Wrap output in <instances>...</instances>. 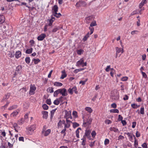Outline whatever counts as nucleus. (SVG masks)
<instances>
[{
	"mask_svg": "<svg viewBox=\"0 0 148 148\" xmlns=\"http://www.w3.org/2000/svg\"><path fill=\"white\" fill-rule=\"evenodd\" d=\"M90 35V33L89 32H88L83 38V40L84 42L86 41L87 39L89 37Z\"/></svg>",
	"mask_w": 148,
	"mask_h": 148,
	"instance_id": "22",
	"label": "nucleus"
},
{
	"mask_svg": "<svg viewBox=\"0 0 148 148\" xmlns=\"http://www.w3.org/2000/svg\"><path fill=\"white\" fill-rule=\"evenodd\" d=\"M36 88L35 85L31 84L30 86L29 94L30 95H34L35 93V91L36 90Z\"/></svg>",
	"mask_w": 148,
	"mask_h": 148,
	"instance_id": "3",
	"label": "nucleus"
},
{
	"mask_svg": "<svg viewBox=\"0 0 148 148\" xmlns=\"http://www.w3.org/2000/svg\"><path fill=\"white\" fill-rule=\"evenodd\" d=\"M90 27V26L89 27V29L90 30V35H91L92 34L94 31V29L93 27Z\"/></svg>",
	"mask_w": 148,
	"mask_h": 148,
	"instance_id": "53",
	"label": "nucleus"
},
{
	"mask_svg": "<svg viewBox=\"0 0 148 148\" xmlns=\"http://www.w3.org/2000/svg\"><path fill=\"white\" fill-rule=\"evenodd\" d=\"M46 35L45 34H42L37 37V39L39 41H42L45 38Z\"/></svg>",
	"mask_w": 148,
	"mask_h": 148,
	"instance_id": "9",
	"label": "nucleus"
},
{
	"mask_svg": "<svg viewBox=\"0 0 148 148\" xmlns=\"http://www.w3.org/2000/svg\"><path fill=\"white\" fill-rule=\"evenodd\" d=\"M57 109V108H56L55 109L52 110L51 111L50 113L51 114L50 118L51 119H52L53 116V115L54 114V113L56 111V110Z\"/></svg>",
	"mask_w": 148,
	"mask_h": 148,
	"instance_id": "29",
	"label": "nucleus"
},
{
	"mask_svg": "<svg viewBox=\"0 0 148 148\" xmlns=\"http://www.w3.org/2000/svg\"><path fill=\"white\" fill-rule=\"evenodd\" d=\"M141 74H142V76L143 77H144L145 78H146L147 77V75H146V73L143 72H142V73H141Z\"/></svg>",
	"mask_w": 148,
	"mask_h": 148,
	"instance_id": "60",
	"label": "nucleus"
},
{
	"mask_svg": "<svg viewBox=\"0 0 148 148\" xmlns=\"http://www.w3.org/2000/svg\"><path fill=\"white\" fill-rule=\"evenodd\" d=\"M53 88V87H49L48 88L47 91L48 92L52 93L54 92Z\"/></svg>",
	"mask_w": 148,
	"mask_h": 148,
	"instance_id": "30",
	"label": "nucleus"
},
{
	"mask_svg": "<svg viewBox=\"0 0 148 148\" xmlns=\"http://www.w3.org/2000/svg\"><path fill=\"white\" fill-rule=\"evenodd\" d=\"M51 132V130L50 129H48L45 131L44 134L45 136H48Z\"/></svg>",
	"mask_w": 148,
	"mask_h": 148,
	"instance_id": "26",
	"label": "nucleus"
},
{
	"mask_svg": "<svg viewBox=\"0 0 148 148\" xmlns=\"http://www.w3.org/2000/svg\"><path fill=\"white\" fill-rule=\"evenodd\" d=\"M79 125L76 122H74L73 123V128H75L76 127H78Z\"/></svg>",
	"mask_w": 148,
	"mask_h": 148,
	"instance_id": "45",
	"label": "nucleus"
},
{
	"mask_svg": "<svg viewBox=\"0 0 148 148\" xmlns=\"http://www.w3.org/2000/svg\"><path fill=\"white\" fill-rule=\"evenodd\" d=\"M60 29V27H55L53 29L52 32H56L58 30H59Z\"/></svg>",
	"mask_w": 148,
	"mask_h": 148,
	"instance_id": "34",
	"label": "nucleus"
},
{
	"mask_svg": "<svg viewBox=\"0 0 148 148\" xmlns=\"http://www.w3.org/2000/svg\"><path fill=\"white\" fill-rule=\"evenodd\" d=\"M84 51L82 49H80L79 50H77V52L78 55H80L83 53Z\"/></svg>",
	"mask_w": 148,
	"mask_h": 148,
	"instance_id": "35",
	"label": "nucleus"
},
{
	"mask_svg": "<svg viewBox=\"0 0 148 148\" xmlns=\"http://www.w3.org/2000/svg\"><path fill=\"white\" fill-rule=\"evenodd\" d=\"M136 122L135 121H134L132 122V127L133 128H134L136 125Z\"/></svg>",
	"mask_w": 148,
	"mask_h": 148,
	"instance_id": "64",
	"label": "nucleus"
},
{
	"mask_svg": "<svg viewBox=\"0 0 148 148\" xmlns=\"http://www.w3.org/2000/svg\"><path fill=\"white\" fill-rule=\"evenodd\" d=\"M85 110L90 113H91L92 112V110L90 107H86L85 108Z\"/></svg>",
	"mask_w": 148,
	"mask_h": 148,
	"instance_id": "36",
	"label": "nucleus"
},
{
	"mask_svg": "<svg viewBox=\"0 0 148 148\" xmlns=\"http://www.w3.org/2000/svg\"><path fill=\"white\" fill-rule=\"evenodd\" d=\"M17 107V105H13L12 106L8 108V110H12L13 109L16 108Z\"/></svg>",
	"mask_w": 148,
	"mask_h": 148,
	"instance_id": "40",
	"label": "nucleus"
},
{
	"mask_svg": "<svg viewBox=\"0 0 148 148\" xmlns=\"http://www.w3.org/2000/svg\"><path fill=\"white\" fill-rule=\"evenodd\" d=\"M61 92V90L60 89H58L55 91L53 94V96L54 97H57L58 94H60Z\"/></svg>",
	"mask_w": 148,
	"mask_h": 148,
	"instance_id": "20",
	"label": "nucleus"
},
{
	"mask_svg": "<svg viewBox=\"0 0 148 148\" xmlns=\"http://www.w3.org/2000/svg\"><path fill=\"white\" fill-rule=\"evenodd\" d=\"M92 121V119L90 118L88 119L87 120L86 122L87 124L90 125L91 124Z\"/></svg>",
	"mask_w": 148,
	"mask_h": 148,
	"instance_id": "44",
	"label": "nucleus"
},
{
	"mask_svg": "<svg viewBox=\"0 0 148 148\" xmlns=\"http://www.w3.org/2000/svg\"><path fill=\"white\" fill-rule=\"evenodd\" d=\"M84 70V69L83 68H80L79 69H76L75 70H74V73L76 74L78 72Z\"/></svg>",
	"mask_w": 148,
	"mask_h": 148,
	"instance_id": "37",
	"label": "nucleus"
},
{
	"mask_svg": "<svg viewBox=\"0 0 148 148\" xmlns=\"http://www.w3.org/2000/svg\"><path fill=\"white\" fill-rule=\"evenodd\" d=\"M128 79V77L126 76L123 77L122 78H121V80L123 81H126Z\"/></svg>",
	"mask_w": 148,
	"mask_h": 148,
	"instance_id": "54",
	"label": "nucleus"
},
{
	"mask_svg": "<svg viewBox=\"0 0 148 148\" xmlns=\"http://www.w3.org/2000/svg\"><path fill=\"white\" fill-rule=\"evenodd\" d=\"M72 89L73 91H74L75 94H77L78 93V92L77 90V88L76 86L73 87L72 88Z\"/></svg>",
	"mask_w": 148,
	"mask_h": 148,
	"instance_id": "51",
	"label": "nucleus"
},
{
	"mask_svg": "<svg viewBox=\"0 0 148 148\" xmlns=\"http://www.w3.org/2000/svg\"><path fill=\"white\" fill-rule=\"evenodd\" d=\"M36 126V125L35 124L32 125L30 127L27 128V130L31 132H32L35 129Z\"/></svg>",
	"mask_w": 148,
	"mask_h": 148,
	"instance_id": "11",
	"label": "nucleus"
},
{
	"mask_svg": "<svg viewBox=\"0 0 148 148\" xmlns=\"http://www.w3.org/2000/svg\"><path fill=\"white\" fill-rule=\"evenodd\" d=\"M131 106L134 109H136L140 106V105H138L135 103H132L131 104Z\"/></svg>",
	"mask_w": 148,
	"mask_h": 148,
	"instance_id": "31",
	"label": "nucleus"
},
{
	"mask_svg": "<svg viewBox=\"0 0 148 148\" xmlns=\"http://www.w3.org/2000/svg\"><path fill=\"white\" fill-rule=\"evenodd\" d=\"M33 49V48H32L29 49H27L25 51V53L28 54H31L32 52Z\"/></svg>",
	"mask_w": 148,
	"mask_h": 148,
	"instance_id": "28",
	"label": "nucleus"
},
{
	"mask_svg": "<svg viewBox=\"0 0 148 148\" xmlns=\"http://www.w3.org/2000/svg\"><path fill=\"white\" fill-rule=\"evenodd\" d=\"M89 125L87 123V122H84V121L83 123L82 126L84 127H86L87 126H89Z\"/></svg>",
	"mask_w": 148,
	"mask_h": 148,
	"instance_id": "59",
	"label": "nucleus"
},
{
	"mask_svg": "<svg viewBox=\"0 0 148 148\" xmlns=\"http://www.w3.org/2000/svg\"><path fill=\"white\" fill-rule=\"evenodd\" d=\"M110 130L111 131H113L114 132H118L119 131L118 128L114 127H110Z\"/></svg>",
	"mask_w": 148,
	"mask_h": 148,
	"instance_id": "24",
	"label": "nucleus"
},
{
	"mask_svg": "<svg viewBox=\"0 0 148 148\" xmlns=\"http://www.w3.org/2000/svg\"><path fill=\"white\" fill-rule=\"evenodd\" d=\"M15 57L16 58L18 59L21 56V51H18L16 52Z\"/></svg>",
	"mask_w": 148,
	"mask_h": 148,
	"instance_id": "13",
	"label": "nucleus"
},
{
	"mask_svg": "<svg viewBox=\"0 0 148 148\" xmlns=\"http://www.w3.org/2000/svg\"><path fill=\"white\" fill-rule=\"evenodd\" d=\"M110 112L111 113H118L119 112V111L117 109H112L110 110Z\"/></svg>",
	"mask_w": 148,
	"mask_h": 148,
	"instance_id": "27",
	"label": "nucleus"
},
{
	"mask_svg": "<svg viewBox=\"0 0 148 148\" xmlns=\"http://www.w3.org/2000/svg\"><path fill=\"white\" fill-rule=\"evenodd\" d=\"M138 32V30H134L131 32V34L132 35H134L135 34H137Z\"/></svg>",
	"mask_w": 148,
	"mask_h": 148,
	"instance_id": "52",
	"label": "nucleus"
},
{
	"mask_svg": "<svg viewBox=\"0 0 148 148\" xmlns=\"http://www.w3.org/2000/svg\"><path fill=\"white\" fill-rule=\"evenodd\" d=\"M54 86L57 87H60L62 86V83L57 82H55L53 83Z\"/></svg>",
	"mask_w": 148,
	"mask_h": 148,
	"instance_id": "21",
	"label": "nucleus"
},
{
	"mask_svg": "<svg viewBox=\"0 0 148 148\" xmlns=\"http://www.w3.org/2000/svg\"><path fill=\"white\" fill-rule=\"evenodd\" d=\"M123 48H119L118 47H116V52L117 53H119L120 52H121V53H123Z\"/></svg>",
	"mask_w": 148,
	"mask_h": 148,
	"instance_id": "15",
	"label": "nucleus"
},
{
	"mask_svg": "<svg viewBox=\"0 0 148 148\" xmlns=\"http://www.w3.org/2000/svg\"><path fill=\"white\" fill-rule=\"evenodd\" d=\"M62 124V121L61 120H60L58 124V128L60 127Z\"/></svg>",
	"mask_w": 148,
	"mask_h": 148,
	"instance_id": "62",
	"label": "nucleus"
},
{
	"mask_svg": "<svg viewBox=\"0 0 148 148\" xmlns=\"http://www.w3.org/2000/svg\"><path fill=\"white\" fill-rule=\"evenodd\" d=\"M58 9V7L57 5H55L52 8L53 15L57 18H59L62 16L60 13H57Z\"/></svg>",
	"mask_w": 148,
	"mask_h": 148,
	"instance_id": "1",
	"label": "nucleus"
},
{
	"mask_svg": "<svg viewBox=\"0 0 148 148\" xmlns=\"http://www.w3.org/2000/svg\"><path fill=\"white\" fill-rule=\"evenodd\" d=\"M30 58L29 57H26L25 58V62L27 64L30 63Z\"/></svg>",
	"mask_w": 148,
	"mask_h": 148,
	"instance_id": "42",
	"label": "nucleus"
},
{
	"mask_svg": "<svg viewBox=\"0 0 148 148\" xmlns=\"http://www.w3.org/2000/svg\"><path fill=\"white\" fill-rule=\"evenodd\" d=\"M109 140L108 139L106 138L104 141V144L105 145L108 144L109 143Z\"/></svg>",
	"mask_w": 148,
	"mask_h": 148,
	"instance_id": "56",
	"label": "nucleus"
},
{
	"mask_svg": "<svg viewBox=\"0 0 148 148\" xmlns=\"http://www.w3.org/2000/svg\"><path fill=\"white\" fill-rule=\"evenodd\" d=\"M72 114L75 117H77V112L76 111H73V112Z\"/></svg>",
	"mask_w": 148,
	"mask_h": 148,
	"instance_id": "58",
	"label": "nucleus"
},
{
	"mask_svg": "<svg viewBox=\"0 0 148 148\" xmlns=\"http://www.w3.org/2000/svg\"><path fill=\"white\" fill-rule=\"evenodd\" d=\"M123 117L121 115H119L118 116V118L117 119L118 121H121L123 120Z\"/></svg>",
	"mask_w": 148,
	"mask_h": 148,
	"instance_id": "57",
	"label": "nucleus"
},
{
	"mask_svg": "<svg viewBox=\"0 0 148 148\" xmlns=\"http://www.w3.org/2000/svg\"><path fill=\"white\" fill-rule=\"evenodd\" d=\"M110 98L113 101L118 100L119 99V92L116 91L114 92L113 93L111 92Z\"/></svg>",
	"mask_w": 148,
	"mask_h": 148,
	"instance_id": "2",
	"label": "nucleus"
},
{
	"mask_svg": "<svg viewBox=\"0 0 148 148\" xmlns=\"http://www.w3.org/2000/svg\"><path fill=\"white\" fill-rule=\"evenodd\" d=\"M147 2V0H142L139 4V8H141Z\"/></svg>",
	"mask_w": 148,
	"mask_h": 148,
	"instance_id": "18",
	"label": "nucleus"
},
{
	"mask_svg": "<svg viewBox=\"0 0 148 148\" xmlns=\"http://www.w3.org/2000/svg\"><path fill=\"white\" fill-rule=\"evenodd\" d=\"M42 113L43 115V118L45 119H47L48 116V112L46 111H42Z\"/></svg>",
	"mask_w": 148,
	"mask_h": 148,
	"instance_id": "14",
	"label": "nucleus"
},
{
	"mask_svg": "<svg viewBox=\"0 0 148 148\" xmlns=\"http://www.w3.org/2000/svg\"><path fill=\"white\" fill-rule=\"evenodd\" d=\"M46 103H47V104L50 105L51 104V99H47L46 101Z\"/></svg>",
	"mask_w": 148,
	"mask_h": 148,
	"instance_id": "50",
	"label": "nucleus"
},
{
	"mask_svg": "<svg viewBox=\"0 0 148 148\" xmlns=\"http://www.w3.org/2000/svg\"><path fill=\"white\" fill-rule=\"evenodd\" d=\"M0 132V133L2 136L4 137L5 136L6 133L4 130H1Z\"/></svg>",
	"mask_w": 148,
	"mask_h": 148,
	"instance_id": "33",
	"label": "nucleus"
},
{
	"mask_svg": "<svg viewBox=\"0 0 148 148\" xmlns=\"http://www.w3.org/2000/svg\"><path fill=\"white\" fill-rule=\"evenodd\" d=\"M60 90H61V92L60 93L62 95V96H65L67 95L68 94L67 93L66 90L65 88H63L60 89Z\"/></svg>",
	"mask_w": 148,
	"mask_h": 148,
	"instance_id": "8",
	"label": "nucleus"
},
{
	"mask_svg": "<svg viewBox=\"0 0 148 148\" xmlns=\"http://www.w3.org/2000/svg\"><path fill=\"white\" fill-rule=\"evenodd\" d=\"M91 135L92 136V137L93 138H95L96 135V133L95 130H93L91 132Z\"/></svg>",
	"mask_w": 148,
	"mask_h": 148,
	"instance_id": "46",
	"label": "nucleus"
},
{
	"mask_svg": "<svg viewBox=\"0 0 148 148\" xmlns=\"http://www.w3.org/2000/svg\"><path fill=\"white\" fill-rule=\"evenodd\" d=\"M18 113V112L17 111H14L11 114V116L14 117L16 116Z\"/></svg>",
	"mask_w": 148,
	"mask_h": 148,
	"instance_id": "41",
	"label": "nucleus"
},
{
	"mask_svg": "<svg viewBox=\"0 0 148 148\" xmlns=\"http://www.w3.org/2000/svg\"><path fill=\"white\" fill-rule=\"evenodd\" d=\"M97 25V24L96 23V21H92L90 23V27H91L95 26H96Z\"/></svg>",
	"mask_w": 148,
	"mask_h": 148,
	"instance_id": "39",
	"label": "nucleus"
},
{
	"mask_svg": "<svg viewBox=\"0 0 148 148\" xmlns=\"http://www.w3.org/2000/svg\"><path fill=\"white\" fill-rule=\"evenodd\" d=\"M87 3L85 1L80 0L76 3L75 6L76 7L79 8L82 6L85 7Z\"/></svg>",
	"mask_w": 148,
	"mask_h": 148,
	"instance_id": "4",
	"label": "nucleus"
},
{
	"mask_svg": "<svg viewBox=\"0 0 148 148\" xmlns=\"http://www.w3.org/2000/svg\"><path fill=\"white\" fill-rule=\"evenodd\" d=\"M47 22L49 21V23L48 24H46L44 27V32H46L47 31V28L48 26H51L53 23L54 22L52 20L50 19H48L47 20Z\"/></svg>",
	"mask_w": 148,
	"mask_h": 148,
	"instance_id": "5",
	"label": "nucleus"
},
{
	"mask_svg": "<svg viewBox=\"0 0 148 148\" xmlns=\"http://www.w3.org/2000/svg\"><path fill=\"white\" fill-rule=\"evenodd\" d=\"M60 101L58 99H57L55 100L53 102V103L56 105H58L60 103Z\"/></svg>",
	"mask_w": 148,
	"mask_h": 148,
	"instance_id": "47",
	"label": "nucleus"
},
{
	"mask_svg": "<svg viewBox=\"0 0 148 148\" xmlns=\"http://www.w3.org/2000/svg\"><path fill=\"white\" fill-rule=\"evenodd\" d=\"M65 113V115L64 116V118L65 119H72V117L71 115V111H68L66 110H64Z\"/></svg>",
	"mask_w": 148,
	"mask_h": 148,
	"instance_id": "6",
	"label": "nucleus"
},
{
	"mask_svg": "<svg viewBox=\"0 0 148 148\" xmlns=\"http://www.w3.org/2000/svg\"><path fill=\"white\" fill-rule=\"evenodd\" d=\"M22 68L21 65H18L16 68L15 70V72L14 75H16V73H19V72L22 70Z\"/></svg>",
	"mask_w": 148,
	"mask_h": 148,
	"instance_id": "12",
	"label": "nucleus"
},
{
	"mask_svg": "<svg viewBox=\"0 0 148 148\" xmlns=\"http://www.w3.org/2000/svg\"><path fill=\"white\" fill-rule=\"evenodd\" d=\"M6 102V104L4 106L1 107V109H3V108H4V109L7 107L8 105L10 103V102L8 101H5Z\"/></svg>",
	"mask_w": 148,
	"mask_h": 148,
	"instance_id": "32",
	"label": "nucleus"
},
{
	"mask_svg": "<svg viewBox=\"0 0 148 148\" xmlns=\"http://www.w3.org/2000/svg\"><path fill=\"white\" fill-rule=\"evenodd\" d=\"M32 61L34 62V64H36L40 62V60L38 58H34L32 60Z\"/></svg>",
	"mask_w": 148,
	"mask_h": 148,
	"instance_id": "25",
	"label": "nucleus"
},
{
	"mask_svg": "<svg viewBox=\"0 0 148 148\" xmlns=\"http://www.w3.org/2000/svg\"><path fill=\"white\" fill-rule=\"evenodd\" d=\"M20 91L22 93H25L27 91L26 87H24L21 88L20 90Z\"/></svg>",
	"mask_w": 148,
	"mask_h": 148,
	"instance_id": "38",
	"label": "nucleus"
},
{
	"mask_svg": "<svg viewBox=\"0 0 148 148\" xmlns=\"http://www.w3.org/2000/svg\"><path fill=\"white\" fill-rule=\"evenodd\" d=\"M111 106L112 108H116L117 105L115 103H112L111 105Z\"/></svg>",
	"mask_w": 148,
	"mask_h": 148,
	"instance_id": "63",
	"label": "nucleus"
},
{
	"mask_svg": "<svg viewBox=\"0 0 148 148\" xmlns=\"http://www.w3.org/2000/svg\"><path fill=\"white\" fill-rule=\"evenodd\" d=\"M84 138H83L81 139V140H82L81 145L83 146H84L86 145V139Z\"/></svg>",
	"mask_w": 148,
	"mask_h": 148,
	"instance_id": "48",
	"label": "nucleus"
},
{
	"mask_svg": "<svg viewBox=\"0 0 148 148\" xmlns=\"http://www.w3.org/2000/svg\"><path fill=\"white\" fill-rule=\"evenodd\" d=\"M90 133L91 132L89 130H86L83 138H85V137H87L90 135Z\"/></svg>",
	"mask_w": 148,
	"mask_h": 148,
	"instance_id": "17",
	"label": "nucleus"
},
{
	"mask_svg": "<svg viewBox=\"0 0 148 148\" xmlns=\"http://www.w3.org/2000/svg\"><path fill=\"white\" fill-rule=\"evenodd\" d=\"M95 141H94L93 142H90V144L89 145L90 147H92L95 145Z\"/></svg>",
	"mask_w": 148,
	"mask_h": 148,
	"instance_id": "55",
	"label": "nucleus"
},
{
	"mask_svg": "<svg viewBox=\"0 0 148 148\" xmlns=\"http://www.w3.org/2000/svg\"><path fill=\"white\" fill-rule=\"evenodd\" d=\"M5 20L4 16L3 15H0V25L3 23Z\"/></svg>",
	"mask_w": 148,
	"mask_h": 148,
	"instance_id": "16",
	"label": "nucleus"
},
{
	"mask_svg": "<svg viewBox=\"0 0 148 148\" xmlns=\"http://www.w3.org/2000/svg\"><path fill=\"white\" fill-rule=\"evenodd\" d=\"M42 107L44 110H47L48 109V106L46 104H43Z\"/></svg>",
	"mask_w": 148,
	"mask_h": 148,
	"instance_id": "43",
	"label": "nucleus"
},
{
	"mask_svg": "<svg viewBox=\"0 0 148 148\" xmlns=\"http://www.w3.org/2000/svg\"><path fill=\"white\" fill-rule=\"evenodd\" d=\"M61 73H62V75L61 77H60V79H63L66 77L67 75L66 73L65 70L62 71Z\"/></svg>",
	"mask_w": 148,
	"mask_h": 148,
	"instance_id": "19",
	"label": "nucleus"
},
{
	"mask_svg": "<svg viewBox=\"0 0 148 148\" xmlns=\"http://www.w3.org/2000/svg\"><path fill=\"white\" fill-rule=\"evenodd\" d=\"M68 91L71 95H72L73 94V92L72 88H69V89L68 90Z\"/></svg>",
	"mask_w": 148,
	"mask_h": 148,
	"instance_id": "61",
	"label": "nucleus"
},
{
	"mask_svg": "<svg viewBox=\"0 0 148 148\" xmlns=\"http://www.w3.org/2000/svg\"><path fill=\"white\" fill-rule=\"evenodd\" d=\"M25 120L23 118H21L18 121L17 123L20 125H22L24 122Z\"/></svg>",
	"mask_w": 148,
	"mask_h": 148,
	"instance_id": "23",
	"label": "nucleus"
},
{
	"mask_svg": "<svg viewBox=\"0 0 148 148\" xmlns=\"http://www.w3.org/2000/svg\"><path fill=\"white\" fill-rule=\"evenodd\" d=\"M144 108L143 106H141L140 109V113L142 114H144Z\"/></svg>",
	"mask_w": 148,
	"mask_h": 148,
	"instance_id": "49",
	"label": "nucleus"
},
{
	"mask_svg": "<svg viewBox=\"0 0 148 148\" xmlns=\"http://www.w3.org/2000/svg\"><path fill=\"white\" fill-rule=\"evenodd\" d=\"M84 59L83 58H81L76 63V65L77 66H79L80 65H82V64L84 63Z\"/></svg>",
	"mask_w": 148,
	"mask_h": 148,
	"instance_id": "10",
	"label": "nucleus"
},
{
	"mask_svg": "<svg viewBox=\"0 0 148 148\" xmlns=\"http://www.w3.org/2000/svg\"><path fill=\"white\" fill-rule=\"evenodd\" d=\"M10 95V93H8L5 94L3 97V99L1 100V102H3L4 101H8V99L9 98Z\"/></svg>",
	"mask_w": 148,
	"mask_h": 148,
	"instance_id": "7",
	"label": "nucleus"
}]
</instances>
